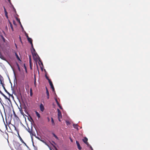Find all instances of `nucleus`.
Masks as SVG:
<instances>
[{
    "mask_svg": "<svg viewBox=\"0 0 150 150\" xmlns=\"http://www.w3.org/2000/svg\"><path fill=\"white\" fill-rule=\"evenodd\" d=\"M20 146L21 144L18 142H15L14 144V147L17 150H20L21 149Z\"/></svg>",
    "mask_w": 150,
    "mask_h": 150,
    "instance_id": "obj_1",
    "label": "nucleus"
},
{
    "mask_svg": "<svg viewBox=\"0 0 150 150\" xmlns=\"http://www.w3.org/2000/svg\"><path fill=\"white\" fill-rule=\"evenodd\" d=\"M3 77L1 76V75H0V83L1 84H4L3 83Z\"/></svg>",
    "mask_w": 150,
    "mask_h": 150,
    "instance_id": "obj_7",
    "label": "nucleus"
},
{
    "mask_svg": "<svg viewBox=\"0 0 150 150\" xmlns=\"http://www.w3.org/2000/svg\"><path fill=\"white\" fill-rule=\"evenodd\" d=\"M24 67H25V69H26V67L25 64H24Z\"/></svg>",
    "mask_w": 150,
    "mask_h": 150,
    "instance_id": "obj_44",
    "label": "nucleus"
},
{
    "mask_svg": "<svg viewBox=\"0 0 150 150\" xmlns=\"http://www.w3.org/2000/svg\"><path fill=\"white\" fill-rule=\"evenodd\" d=\"M76 143L78 146V148L79 150H81V147L79 142L77 141H76Z\"/></svg>",
    "mask_w": 150,
    "mask_h": 150,
    "instance_id": "obj_5",
    "label": "nucleus"
},
{
    "mask_svg": "<svg viewBox=\"0 0 150 150\" xmlns=\"http://www.w3.org/2000/svg\"><path fill=\"white\" fill-rule=\"evenodd\" d=\"M25 35H26V37H27V39H28V38H29V37H28V35L27 33H25Z\"/></svg>",
    "mask_w": 150,
    "mask_h": 150,
    "instance_id": "obj_29",
    "label": "nucleus"
},
{
    "mask_svg": "<svg viewBox=\"0 0 150 150\" xmlns=\"http://www.w3.org/2000/svg\"><path fill=\"white\" fill-rule=\"evenodd\" d=\"M19 38H20V40L21 41V37L20 36L19 37Z\"/></svg>",
    "mask_w": 150,
    "mask_h": 150,
    "instance_id": "obj_48",
    "label": "nucleus"
},
{
    "mask_svg": "<svg viewBox=\"0 0 150 150\" xmlns=\"http://www.w3.org/2000/svg\"><path fill=\"white\" fill-rule=\"evenodd\" d=\"M6 99H8V100H9V99L2 92H1L0 93Z\"/></svg>",
    "mask_w": 150,
    "mask_h": 150,
    "instance_id": "obj_10",
    "label": "nucleus"
},
{
    "mask_svg": "<svg viewBox=\"0 0 150 150\" xmlns=\"http://www.w3.org/2000/svg\"><path fill=\"white\" fill-rule=\"evenodd\" d=\"M4 12H5L6 11V10L4 7Z\"/></svg>",
    "mask_w": 150,
    "mask_h": 150,
    "instance_id": "obj_38",
    "label": "nucleus"
},
{
    "mask_svg": "<svg viewBox=\"0 0 150 150\" xmlns=\"http://www.w3.org/2000/svg\"><path fill=\"white\" fill-rule=\"evenodd\" d=\"M28 115H29V116H30V118L31 119V120H33V119H32V117H31L30 115H29L28 113Z\"/></svg>",
    "mask_w": 150,
    "mask_h": 150,
    "instance_id": "obj_35",
    "label": "nucleus"
},
{
    "mask_svg": "<svg viewBox=\"0 0 150 150\" xmlns=\"http://www.w3.org/2000/svg\"><path fill=\"white\" fill-rule=\"evenodd\" d=\"M27 39L28 41L30 43V44H32V43H33V40L31 38H28Z\"/></svg>",
    "mask_w": 150,
    "mask_h": 150,
    "instance_id": "obj_11",
    "label": "nucleus"
},
{
    "mask_svg": "<svg viewBox=\"0 0 150 150\" xmlns=\"http://www.w3.org/2000/svg\"><path fill=\"white\" fill-rule=\"evenodd\" d=\"M46 79H47L48 80V81H50L51 80L49 79V78L46 76Z\"/></svg>",
    "mask_w": 150,
    "mask_h": 150,
    "instance_id": "obj_27",
    "label": "nucleus"
},
{
    "mask_svg": "<svg viewBox=\"0 0 150 150\" xmlns=\"http://www.w3.org/2000/svg\"><path fill=\"white\" fill-rule=\"evenodd\" d=\"M16 64L18 68V70L20 71V68L19 64H18L17 63H16Z\"/></svg>",
    "mask_w": 150,
    "mask_h": 150,
    "instance_id": "obj_24",
    "label": "nucleus"
},
{
    "mask_svg": "<svg viewBox=\"0 0 150 150\" xmlns=\"http://www.w3.org/2000/svg\"><path fill=\"white\" fill-rule=\"evenodd\" d=\"M51 122H52V125H54V120L52 117L51 118Z\"/></svg>",
    "mask_w": 150,
    "mask_h": 150,
    "instance_id": "obj_20",
    "label": "nucleus"
},
{
    "mask_svg": "<svg viewBox=\"0 0 150 150\" xmlns=\"http://www.w3.org/2000/svg\"><path fill=\"white\" fill-rule=\"evenodd\" d=\"M18 135H19V138L20 139V140H21V141L22 142H24V141H23V140L22 139V138H21V137L18 134Z\"/></svg>",
    "mask_w": 150,
    "mask_h": 150,
    "instance_id": "obj_21",
    "label": "nucleus"
},
{
    "mask_svg": "<svg viewBox=\"0 0 150 150\" xmlns=\"http://www.w3.org/2000/svg\"><path fill=\"white\" fill-rule=\"evenodd\" d=\"M61 118V117H58V120L60 122L61 121L60 119Z\"/></svg>",
    "mask_w": 150,
    "mask_h": 150,
    "instance_id": "obj_36",
    "label": "nucleus"
},
{
    "mask_svg": "<svg viewBox=\"0 0 150 150\" xmlns=\"http://www.w3.org/2000/svg\"><path fill=\"white\" fill-rule=\"evenodd\" d=\"M33 136H35V134L34 132H33L32 131V132L31 133V138Z\"/></svg>",
    "mask_w": 150,
    "mask_h": 150,
    "instance_id": "obj_23",
    "label": "nucleus"
},
{
    "mask_svg": "<svg viewBox=\"0 0 150 150\" xmlns=\"http://www.w3.org/2000/svg\"><path fill=\"white\" fill-rule=\"evenodd\" d=\"M24 78H23V79L24 80Z\"/></svg>",
    "mask_w": 150,
    "mask_h": 150,
    "instance_id": "obj_57",
    "label": "nucleus"
},
{
    "mask_svg": "<svg viewBox=\"0 0 150 150\" xmlns=\"http://www.w3.org/2000/svg\"><path fill=\"white\" fill-rule=\"evenodd\" d=\"M29 63H30V68L31 69H32V66H31V59H30V60H29Z\"/></svg>",
    "mask_w": 150,
    "mask_h": 150,
    "instance_id": "obj_19",
    "label": "nucleus"
},
{
    "mask_svg": "<svg viewBox=\"0 0 150 150\" xmlns=\"http://www.w3.org/2000/svg\"><path fill=\"white\" fill-rule=\"evenodd\" d=\"M49 83L50 85L51 86V87H52V86H53L52 82L51 81V80H49Z\"/></svg>",
    "mask_w": 150,
    "mask_h": 150,
    "instance_id": "obj_15",
    "label": "nucleus"
},
{
    "mask_svg": "<svg viewBox=\"0 0 150 150\" xmlns=\"http://www.w3.org/2000/svg\"><path fill=\"white\" fill-rule=\"evenodd\" d=\"M1 59H3V60H5V58L4 57H2L1 58Z\"/></svg>",
    "mask_w": 150,
    "mask_h": 150,
    "instance_id": "obj_34",
    "label": "nucleus"
},
{
    "mask_svg": "<svg viewBox=\"0 0 150 150\" xmlns=\"http://www.w3.org/2000/svg\"><path fill=\"white\" fill-rule=\"evenodd\" d=\"M33 92L32 88H31L30 89V95L32 97L33 96Z\"/></svg>",
    "mask_w": 150,
    "mask_h": 150,
    "instance_id": "obj_13",
    "label": "nucleus"
},
{
    "mask_svg": "<svg viewBox=\"0 0 150 150\" xmlns=\"http://www.w3.org/2000/svg\"><path fill=\"white\" fill-rule=\"evenodd\" d=\"M88 140V139L86 137H85L82 139L83 141L85 144L87 143Z\"/></svg>",
    "mask_w": 150,
    "mask_h": 150,
    "instance_id": "obj_6",
    "label": "nucleus"
},
{
    "mask_svg": "<svg viewBox=\"0 0 150 150\" xmlns=\"http://www.w3.org/2000/svg\"><path fill=\"white\" fill-rule=\"evenodd\" d=\"M53 142L54 144H55V142Z\"/></svg>",
    "mask_w": 150,
    "mask_h": 150,
    "instance_id": "obj_51",
    "label": "nucleus"
},
{
    "mask_svg": "<svg viewBox=\"0 0 150 150\" xmlns=\"http://www.w3.org/2000/svg\"><path fill=\"white\" fill-rule=\"evenodd\" d=\"M15 55L16 57L17 58V59L19 61H21V60L19 57L18 56V54H17V53H16V52H15Z\"/></svg>",
    "mask_w": 150,
    "mask_h": 150,
    "instance_id": "obj_12",
    "label": "nucleus"
},
{
    "mask_svg": "<svg viewBox=\"0 0 150 150\" xmlns=\"http://www.w3.org/2000/svg\"><path fill=\"white\" fill-rule=\"evenodd\" d=\"M55 101L57 103V105L59 106V107L60 108V109H62V106L60 105L59 103L58 102L57 99V98H55Z\"/></svg>",
    "mask_w": 150,
    "mask_h": 150,
    "instance_id": "obj_4",
    "label": "nucleus"
},
{
    "mask_svg": "<svg viewBox=\"0 0 150 150\" xmlns=\"http://www.w3.org/2000/svg\"><path fill=\"white\" fill-rule=\"evenodd\" d=\"M1 85H2V87H3V88L4 89V91H5L6 92H7V90L6 89V88H5V87H4V84H1Z\"/></svg>",
    "mask_w": 150,
    "mask_h": 150,
    "instance_id": "obj_17",
    "label": "nucleus"
},
{
    "mask_svg": "<svg viewBox=\"0 0 150 150\" xmlns=\"http://www.w3.org/2000/svg\"><path fill=\"white\" fill-rule=\"evenodd\" d=\"M70 140H71V142H73V141L72 140V139H70Z\"/></svg>",
    "mask_w": 150,
    "mask_h": 150,
    "instance_id": "obj_49",
    "label": "nucleus"
},
{
    "mask_svg": "<svg viewBox=\"0 0 150 150\" xmlns=\"http://www.w3.org/2000/svg\"><path fill=\"white\" fill-rule=\"evenodd\" d=\"M18 21H19V22L20 23V24H21V22H20V20H18Z\"/></svg>",
    "mask_w": 150,
    "mask_h": 150,
    "instance_id": "obj_50",
    "label": "nucleus"
},
{
    "mask_svg": "<svg viewBox=\"0 0 150 150\" xmlns=\"http://www.w3.org/2000/svg\"><path fill=\"white\" fill-rule=\"evenodd\" d=\"M73 126L74 128H75V129H77V130H78L79 129L78 128V125L77 124H73Z\"/></svg>",
    "mask_w": 150,
    "mask_h": 150,
    "instance_id": "obj_9",
    "label": "nucleus"
},
{
    "mask_svg": "<svg viewBox=\"0 0 150 150\" xmlns=\"http://www.w3.org/2000/svg\"><path fill=\"white\" fill-rule=\"evenodd\" d=\"M28 132L30 134L31 136V133L32 132V131L29 130L28 131Z\"/></svg>",
    "mask_w": 150,
    "mask_h": 150,
    "instance_id": "obj_26",
    "label": "nucleus"
},
{
    "mask_svg": "<svg viewBox=\"0 0 150 150\" xmlns=\"http://www.w3.org/2000/svg\"><path fill=\"white\" fill-rule=\"evenodd\" d=\"M8 2H9V3H10L11 2V0H8Z\"/></svg>",
    "mask_w": 150,
    "mask_h": 150,
    "instance_id": "obj_47",
    "label": "nucleus"
},
{
    "mask_svg": "<svg viewBox=\"0 0 150 150\" xmlns=\"http://www.w3.org/2000/svg\"><path fill=\"white\" fill-rule=\"evenodd\" d=\"M2 101V100H1V98H0V102L1 103V101Z\"/></svg>",
    "mask_w": 150,
    "mask_h": 150,
    "instance_id": "obj_45",
    "label": "nucleus"
},
{
    "mask_svg": "<svg viewBox=\"0 0 150 150\" xmlns=\"http://www.w3.org/2000/svg\"><path fill=\"white\" fill-rule=\"evenodd\" d=\"M47 119H48V121L49 122L50 121V119L49 118V117H48L47 118Z\"/></svg>",
    "mask_w": 150,
    "mask_h": 150,
    "instance_id": "obj_39",
    "label": "nucleus"
},
{
    "mask_svg": "<svg viewBox=\"0 0 150 150\" xmlns=\"http://www.w3.org/2000/svg\"><path fill=\"white\" fill-rule=\"evenodd\" d=\"M8 21H9V23L10 27L11 28L12 31H13V25H12L11 23L9 21V20H8Z\"/></svg>",
    "mask_w": 150,
    "mask_h": 150,
    "instance_id": "obj_8",
    "label": "nucleus"
},
{
    "mask_svg": "<svg viewBox=\"0 0 150 150\" xmlns=\"http://www.w3.org/2000/svg\"><path fill=\"white\" fill-rule=\"evenodd\" d=\"M37 138H38V139H39V138L38 137H36Z\"/></svg>",
    "mask_w": 150,
    "mask_h": 150,
    "instance_id": "obj_52",
    "label": "nucleus"
},
{
    "mask_svg": "<svg viewBox=\"0 0 150 150\" xmlns=\"http://www.w3.org/2000/svg\"><path fill=\"white\" fill-rule=\"evenodd\" d=\"M58 116V117L62 118V115L61 112L59 109H57Z\"/></svg>",
    "mask_w": 150,
    "mask_h": 150,
    "instance_id": "obj_2",
    "label": "nucleus"
},
{
    "mask_svg": "<svg viewBox=\"0 0 150 150\" xmlns=\"http://www.w3.org/2000/svg\"><path fill=\"white\" fill-rule=\"evenodd\" d=\"M2 92L0 90V93H1V92Z\"/></svg>",
    "mask_w": 150,
    "mask_h": 150,
    "instance_id": "obj_53",
    "label": "nucleus"
},
{
    "mask_svg": "<svg viewBox=\"0 0 150 150\" xmlns=\"http://www.w3.org/2000/svg\"><path fill=\"white\" fill-rule=\"evenodd\" d=\"M47 96V98L49 99V95Z\"/></svg>",
    "mask_w": 150,
    "mask_h": 150,
    "instance_id": "obj_41",
    "label": "nucleus"
},
{
    "mask_svg": "<svg viewBox=\"0 0 150 150\" xmlns=\"http://www.w3.org/2000/svg\"><path fill=\"white\" fill-rule=\"evenodd\" d=\"M31 47H32V49L34 47L33 46V43H32V44H31Z\"/></svg>",
    "mask_w": 150,
    "mask_h": 150,
    "instance_id": "obj_30",
    "label": "nucleus"
},
{
    "mask_svg": "<svg viewBox=\"0 0 150 150\" xmlns=\"http://www.w3.org/2000/svg\"><path fill=\"white\" fill-rule=\"evenodd\" d=\"M40 108L41 111L43 112L44 110V107L42 103H41L40 105Z\"/></svg>",
    "mask_w": 150,
    "mask_h": 150,
    "instance_id": "obj_3",
    "label": "nucleus"
},
{
    "mask_svg": "<svg viewBox=\"0 0 150 150\" xmlns=\"http://www.w3.org/2000/svg\"><path fill=\"white\" fill-rule=\"evenodd\" d=\"M52 134H53V136L55 138H56L57 139H59L58 137H57V136L54 133H52Z\"/></svg>",
    "mask_w": 150,
    "mask_h": 150,
    "instance_id": "obj_18",
    "label": "nucleus"
},
{
    "mask_svg": "<svg viewBox=\"0 0 150 150\" xmlns=\"http://www.w3.org/2000/svg\"><path fill=\"white\" fill-rule=\"evenodd\" d=\"M35 82H36V81H35Z\"/></svg>",
    "mask_w": 150,
    "mask_h": 150,
    "instance_id": "obj_55",
    "label": "nucleus"
},
{
    "mask_svg": "<svg viewBox=\"0 0 150 150\" xmlns=\"http://www.w3.org/2000/svg\"><path fill=\"white\" fill-rule=\"evenodd\" d=\"M51 87V88H52V90L53 91V92H55V90H54V86H52V87Z\"/></svg>",
    "mask_w": 150,
    "mask_h": 150,
    "instance_id": "obj_25",
    "label": "nucleus"
},
{
    "mask_svg": "<svg viewBox=\"0 0 150 150\" xmlns=\"http://www.w3.org/2000/svg\"><path fill=\"white\" fill-rule=\"evenodd\" d=\"M90 148L92 150H93V148H92V147L91 146H90Z\"/></svg>",
    "mask_w": 150,
    "mask_h": 150,
    "instance_id": "obj_42",
    "label": "nucleus"
},
{
    "mask_svg": "<svg viewBox=\"0 0 150 150\" xmlns=\"http://www.w3.org/2000/svg\"><path fill=\"white\" fill-rule=\"evenodd\" d=\"M33 50L34 52H35V49L34 48H33Z\"/></svg>",
    "mask_w": 150,
    "mask_h": 150,
    "instance_id": "obj_43",
    "label": "nucleus"
},
{
    "mask_svg": "<svg viewBox=\"0 0 150 150\" xmlns=\"http://www.w3.org/2000/svg\"><path fill=\"white\" fill-rule=\"evenodd\" d=\"M8 94L9 96H11V95L10 94V93L7 91V92H6Z\"/></svg>",
    "mask_w": 150,
    "mask_h": 150,
    "instance_id": "obj_31",
    "label": "nucleus"
},
{
    "mask_svg": "<svg viewBox=\"0 0 150 150\" xmlns=\"http://www.w3.org/2000/svg\"><path fill=\"white\" fill-rule=\"evenodd\" d=\"M5 12V15H7V14H8V13L6 11L5 12Z\"/></svg>",
    "mask_w": 150,
    "mask_h": 150,
    "instance_id": "obj_37",
    "label": "nucleus"
},
{
    "mask_svg": "<svg viewBox=\"0 0 150 150\" xmlns=\"http://www.w3.org/2000/svg\"><path fill=\"white\" fill-rule=\"evenodd\" d=\"M28 88L29 87V86H28Z\"/></svg>",
    "mask_w": 150,
    "mask_h": 150,
    "instance_id": "obj_54",
    "label": "nucleus"
},
{
    "mask_svg": "<svg viewBox=\"0 0 150 150\" xmlns=\"http://www.w3.org/2000/svg\"><path fill=\"white\" fill-rule=\"evenodd\" d=\"M29 59H31V56L30 55L29 56Z\"/></svg>",
    "mask_w": 150,
    "mask_h": 150,
    "instance_id": "obj_46",
    "label": "nucleus"
},
{
    "mask_svg": "<svg viewBox=\"0 0 150 150\" xmlns=\"http://www.w3.org/2000/svg\"><path fill=\"white\" fill-rule=\"evenodd\" d=\"M53 146L54 147V149H56V150H58L57 148L54 145L52 144Z\"/></svg>",
    "mask_w": 150,
    "mask_h": 150,
    "instance_id": "obj_28",
    "label": "nucleus"
},
{
    "mask_svg": "<svg viewBox=\"0 0 150 150\" xmlns=\"http://www.w3.org/2000/svg\"><path fill=\"white\" fill-rule=\"evenodd\" d=\"M86 144L88 146H89L90 145L88 142H87V143Z\"/></svg>",
    "mask_w": 150,
    "mask_h": 150,
    "instance_id": "obj_32",
    "label": "nucleus"
},
{
    "mask_svg": "<svg viewBox=\"0 0 150 150\" xmlns=\"http://www.w3.org/2000/svg\"><path fill=\"white\" fill-rule=\"evenodd\" d=\"M15 45H16V47H17V46H16V44H15Z\"/></svg>",
    "mask_w": 150,
    "mask_h": 150,
    "instance_id": "obj_56",
    "label": "nucleus"
},
{
    "mask_svg": "<svg viewBox=\"0 0 150 150\" xmlns=\"http://www.w3.org/2000/svg\"><path fill=\"white\" fill-rule=\"evenodd\" d=\"M35 113L36 115L38 117V118H39L40 117V114L38 113V112L37 111L35 112Z\"/></svg>",
    "mask_w": 150,
    "mask_h": 150,
    "instance_id": "obj_14",
    "label": "nucleus"
},
{
    "mask_svg": "<svg viewBox=\"0 0 150 150\" xmlns=\"http://www.w3.org/2000/svg\"><path fill=\"white\" fill-rule=\"evenodd\" d=\"M66 124L67 125H70V122L68 121H66Z\"/></svg>",
    "mask_w": 150,
    "mask_h": 150,
    "instance_id": "obj_22",
    "label": "nucleus"
},
{
    "mask_svg": "<svg viewBox=\"0 0 150 150\" xmlns=\"http://www.w3.org/2000/svg\"><path fill=\"white\" fill-rule=\"evenodd\" d=\"M5 15V16H6V18L8 19V14H7V15Z\"/></svg>",
    "mask_w": 150,
    "mask_h": 150,
    "instance_id": "obj_33",
    "label": "nucleus"
},
{
    "mask_svg": "<svg viewBox=\"0 0 150 150\" xmlns=\"http://www.w3.org/2000/svg\"><path fill=\"white\" fill-rule=\"evenodd\" d=\"M46 93L47 96L49 95V91H48V90L46 87Z\"/></svg>",
    "mask_w": 150,
    "mask_h": 150,
    "instance_id": "obj_16",
    "label": "nucleus"
},
{
    "mask_svg": "<svg viewBox=\"0 0 150 150\" xmlns=\"http://www.w3.org/2000/svg\"><path fill=\"white\" fill-rule=\"evenodd\" d=\"M22 143H23L26 146H27L26 144L24 142H22Z\"/></svg>",
    "mask_w": 150,
    "mask_h": 150,
    "instance_id": "obj_40",
    "label": "nucleus"
}]
</instances>
